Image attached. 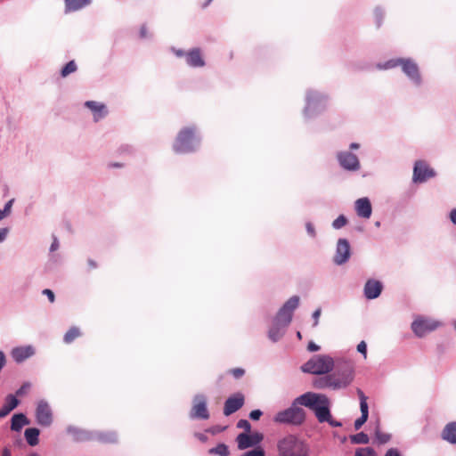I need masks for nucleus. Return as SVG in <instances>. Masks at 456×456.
I'll use <instances>...</instances> for the list:
<instances>
[{
	"instance_id": "a19ab883",
	"label": "nucleus",
	"mask_w": 456,
	"mask_h": 456,
	"mask_svg": "<svg viewBox=\"0 0 456 456\" xmlns=\"http://www.w3.org/2000/svg\"><path fill=\"white\" fill-rule=\"evenodd\" d=\"M305 230L310 238L314 239L316 237V231L313 223L306 222Z\"/></svg>"
},
{
	"instance_id": "680f3d73",
	"label": "nucleus",
	"mask_w": 456,
	"mask_h": 456,
	"mask_svg": "<svg viewBox=\"0 0 456 456\" xmlns=\"http://www.w3.org/2000/svg\"><path fill=\"white\" fill-rule=\"evenodd\" d=\"M360 148V144L357 142H351L349 144V150L350 151L358 150Z\"/></svg>"
},
{
	"instance_id": "e2e57ef3",
	"label": "nucleus",
	"mask_w": 456,
	"mask_h": 456,
	"mask_svg": "<svg viewBox=\"0 0 456 456\" xmlns=\"http://www.w3.org/2000/svg\"><path fill=\"white\" fill-rule=\"evenodd\" d=\"M2 456H11V450L7 447L4 448Z\"/></svg>"
},
{
	"instance_id": "dca6fc26",
	"label": "nucleus",
	"mask_w": 456,
	"mask_h": 456,
	"mask_svg": "<svg viewBox=\"0 0 456 456\" xmlns=\"http://www.w3.org/2000/svg\"><path fill=\"white\" fill-rule=\"evenodd\" d=\"M263 440V435L260 433H240L236 438L238 448L240 450H245L250 447L257 445Z\"/></svg>"
},
{
	"instance_id": "6ab92c4d",
	"label": "nucleus",
	"mask_w": 456,
	"mask_h": 456,
	"mask_svg": "<svg viewBox=\"0 0 456 456\" xmlns=\"http://www.w3.org/2000/svg\"><path fill=\"white\" fill-rule=\"evenodd\" d=\"M244 404V396L240 393H237L232 396H230L224 403V414L229 416L238 410H240Z\"/></svg>"
},
{
	"instance_id": "69168bd1",
	"label": "nucleus",
	"mask_w": 456,
	"mask_h": 456,
	"mask_svg": "<svg viewBox=\"0 0 456 456\" xmlns=\"http://www.w3.org/2000/svg\"><path fill=\"white\" fill-rule=\"evenodd\" d=\"M197 436L201 441H206V439H207L206 436L203 434H197Z\"/></svg>"
},
{
	"instance_id": "4468645a",
	"label": "nucleus",
	"mask_w": 456,
	"mask_h": 456,
	"mask_svg": "<svg viewBox=\"0 0 456 456\" xmlns=\"http://www.w3.org/2000/svg\"><path fill=\"white\" fill-rule=\"evenodd\" d=\"M36 419L38 425L49 427L53 423V411L45 400L38 401L36 408Z\"/></svg>"
},
{
	"instance_id": "39448f33",
	"label": "nucleus",
	"mask_w": 456,
	"mask_h": 456,
	"mask_svg": "<svg viewBox=\"0 0 456 456\" xmlns=\"http://www.w3.org/2000/svg\"><path fill=\"white\" fill-rule=\"evenodd\" d=\"M200 143V136L194 126L180 130L173 145L176 153H190L196 151Z\"/></svg>"
},
{
	"instance_id": "473e14b6",
	"label": "nucleus",
	"mask_w": 456,
	"mask_h": 456,
	"mask_svg": "<svg viewBox=\"0 0 456 456\" xmlns=\"http://www.w3.org/2000/svg\"><path fill=\"white\" fill-rule=\"evenodd\" d=\"M80 336V330L77 327L70 328L66 334L64 335L63 340L65 343L69 344L71 343L75 338H78Z\"/></svg>"
},
{
	"instance_id": "a211bd4d",
	"label": "nucleus",
	"mask_w": 456,
	"mask_h": 456,
	"mask_svg": "<svg viewBox=\"0 0 456 456\" xmlns=\"http://www.w3.org/2000/svg\"><path fill=\"white\" fill-rule=\"evenodd\" d=\"M36 354L35 347L31 345L16 346L12 349L11 356L17 363H21Z\"/></svg>"
},
{
	"instance_id": "ddd939ff",
	"label": "nucleus",
	"mask_w": 456,
	"mask_h": 456,
	"mask_svg": "<svg viewBox=\"0 0 456 456\" xmlns=\"http://www.w3.org/2000/svg\"><path fill=\"white\" fill-rule=\"evenodd\" d=\"M190 418L193 419H208L209 418L207 398L204 395L199 394L193 397Z\"/></svg>"
},
{
	"instance_id": "a18cd8bd",
	"label": "nucleus",
	"mask_w": 456,
	"mask_h": 456,
	"mask_svg": "<svg viewBox=\"0 0 456 456\" xmlns=\"http://www.w3.org/2000/svg\"><path fill=\"white\" fill-rule=\"evenodd\" d=\"M357 351L363 355L364 359H366V357H367V345H366V343L364 341H361L357 345Z\"/></svg>"
},
{
	"instance_id": "0eeeda50",
	"label": "nucleus",
	"mask_w": 456,
	"mask_h": 456,
	"mask_svg": "<svg viewBox=\"0 0 456 456\" xmlns=\"http://www.w3.org/2000/svg\"><path fill=\"white\" fill-rule=\"evenodd\" d=\"M299 406H301L300 403H297V398H295L290 407L280 411L274 415L273 421L281 425H302L305 420V411Z\"/></svg>"
},
{
	"instance_id": "774afa93",
	"label": "nucleus",
	"mask_w": 456,
	"mask_h": 456,
	"mask_svg": "<svg viewBox=\"0 0 456 456\" xmlns=\"http://www.w3.org/2000/svg\"><path fill=\"white\" fill-rule=\"evenodd\" d=\"M111 166L114 167H122V165L119 163H115V164H112Z\"/></svg>"
},
{
	"instance_id": "3c124183",
	"label": "nucleus",
	"mask_w": 456,
	"mask_h": 456,
	"mask_svg": "<svg viewBox=\"0 0 456 456\" xmlns=\"http://www.w3.org/2000/svg\"><path fill=\"white\" fill-rule=\"evenodd\" d=\"M43 294L48 297V299L51 303L54 302V299H55L54 293L51 289H44Z\"/></svg>"
},
{
	"instance_id": "a878e982",
	"label": "nucleus",
	"mask_w": 456,
	"mask_h": 456,
	"mask_svg": "<svg viewBox=\"0 0 456 456\" xmlns=\"http://www.w3.org/2000/svg\"><path fill=\"white\" fill-rule=\"evenodd\" d=\"M19 400L13 395L5 397L4 405L0 408V418H4L19 405Z\"/></svg>"
},
{
	"instance_id": "aec40b11",
	"label": "nucleus",
	"mask_w": 456,
	"mask_h": 456,
	"mask_svg": "<svg viewBox=\"0 0 456 456\" xmlns=\"http://www.w3.org/2000/svg\"><path fill=\"white\" fill-rule=\"evenodd\" d=\"M383 289V285L379 281L368 280L364 284L363 294L367 299H375L379 297Z\"/></svg>"
},
{
	"instance_id": "052dcab7",
	"label": "nucleus",
	"mask_w": 456,
	"mask_h": 456,
	"mask_svg": "<svg viewBox=\"0 0 456 456\" xmlns=\"http://www.w3.org/2000/svg\"><path fill=\"white\" fill-rule=\"evenodd\" d=\"M58 248H59V241H58L57 238H53V240L50 247V251L53 252V251L57 250Z\"/></svg>"
},
{
	"instance_id": "0e129e2a",
	"label": "nucleus",
	"mask_w": 456,
	"mask_h": 456,
	"mask_svg": "<svg viewBox=\"0 0 456 456\" xmlns=\"http://www.w3.org/2000/svg\"><path fill=\"white\" fill-rule=\"evenodd\" d=\"M88 265L91 268H95L96 267V263L92 260V259H88Z\"/></svg>"
},
{
	"instance_id": "58836bf2",
	"label": "nucleus",
	"mask_w": 456,
	"mask_h": 456,
	"mask_svg": "<svg viewBox=\"0 0 456 456\" xmlns=\"http://www.w3.org/2000/svg\"><path fill=\"white\" fill-rule=\"evenodd\" d=\"M354 456H377L376 452L370 447L358 448Z\"/></svg>"
},
{
	"instance_id": "9b49d317",
	"label": "nucleus",
	"mask_w": 456,
	"mask_h": 456,
	"mask_svg": "<svg viewBox=\"0 0 456 456\" xmlns=\"http://www.w3.org/2000/svg\"><path fill=\"white\" fill-rule=\"evenodd\" d=\"M336 159L339 167L348 172H357L361 168L359 158L350 151H338Z\"/></svg>"
},
{
	"instance_id": "bf43d9fd",
	"label": "nucleus",
	"mask_w": 456,
	"mask_h": 456,
	"mask_svg": "<svg viewBox=\"0 0 456 456\" xmlns=\"http://www.w3.org/2000/svg\"><path fill=\"white\" fill-rule=\"evenodd\" d=\"M307 349L310 352H316L320 349V346L316 345L314 342H310L307 346Z\"/></svg>"
},
{
	"instance_id": "423d86ee",
	"label": "nucleus",
	"mask_w": 456,
	"mask_h": 456,
	"mask_svg": "<svg viewBox=\"0 0 456 456\" xmlns=\"http://www.w3.org/2000/svg\"><path fill=\"white\" fill-rule=\"evenodd\" d=\"M279 456H309L308 445L294 435L281 439L277 444Z\"/></svg>"
},
{
	"instance_id": "8fccbe9b",
	"label": "nucleus",
	"mask_w": 456,
	"mask_h": 456,
	"mask_svg": "<svg viewBox=\"0 0 456 456\" xmlns=\"http://www.w3.org/2000/svg\"><path fill=\"white\" fill-rule=\"evenodd\" d=\"M448 218L451 221V223L456 227V208H452L449 212Z\"/></svg>"
},
{
	"instance_id": "c85d7f7f",
	"label": "nucleus",
	"mask_w": 456,
	"mask_h": 456,
	"mask_svg": "<svg viewBox=\"0 0 456 456\" xmlns=\"http://www.w3.org/2000/svg\"><path fill=\"white\" fill-rule=\"evenodd\" d=\"M40 431L37 428H27L24 432V436L27 441V443L30 446H36L38 444V436H39Z\"/></svg>"
},
{
	"instance_id": "c03bdc74",
	"label": "nucleus",
	"mask_w": 456,
	"mask_h": 456,
	"mask_svg": "<svg viewBox=\"0 0 456 456\" xmlns=\"http://www.w3.org/2000/svg\"><path fill=\"white\" fill-rule=\"evenodd\" d=\"M30 383L26 382L24 383L17 391L16 395L17 396H22L27 393V391L30 388Z\"/></svg>"
},
{
	"instance_id": "f03ea898",
	"label": "nucleus",
	"mask_w": 456,
	"mask_h": 456,
	"mask_svg": "<svg viewBox=\"0 0 456 456\" xmlns=\"http://www.w3.org/2000/svg\"><path fill=\"white\" fill-rule=\"evenodd\" d=\"M297 403L310 409L320 423L329 420L330 400L326 395L306 392L297 397Z\"/></svg>"
},
{
	"instance_id": "72a5a7b5",
	"label": "nucleus",
	"mask_w": 456,
	"mask_h": 456,
	"mask_svg": "<svg viewBox=\"0 0 456 456\" xmlns=\"http://www.w3.org/2000/svg\"><path fill=\"white\" fill-rule=\"evenodd\" d=\"M77 69L75 61H69L61 70V76L66 77Z\"/></svg>"
},
{
	"instance_id": "4c0bfd02",
	"label": "nucleus",
	"mask_w": 456,
	"mask_h": 456,
	"mask_svg": "<svg viewBox=\"0 0 456 456\" xmlns=\"http://www.w3.org/2000/svg\"><path fill=\"white\" fill-rule=\"evenodd\" d=\"M347 224V219L344 215L338 216L333 222L332 227L335 230H339L343 228Z\"/></svg>"
},
{
	"instance_id": "c756f323",
	"label": "nucleus",
	"mask_w": 456,
	"mask_h": 456,
	"mask_svg": "<svg viewBox=\"0 0 456 456\" xmlns=\"http://www.w3.org/2000/svg\"><path fill=\"white\" fill-rule=\"evenodd\" d=\"M357 395L359 396L360 400V411L362 415L369 416V406L367 403V396L364 395V393L358 388L357 389Z\"/></svg>"
},
{
	"instance_id": "37998d69",
	"label": "nucleus",
	"mask_w": 456,
	"mask_h": 456,
	"mask_svg": "<svg viewBox=\"0 0 456 456\" xmlns=\"http://www.w3.org/2000/svg\"><path fill=\"white\" fill-rule=\"evenodd\" d=\"M369 416L362 415L354 421V428L355 430H359L362 426L367 421Z\"/></svg>"
},
{
	"instance_id": "412c9836",
	"label": "nucleus",
	"mask_w": 456,
	"mask_h": 456,
	"mask_svg": "<svg viewBox=\"0 0 456 456\" xmlns=\"http://www.w3.org/2000/svg\"><path fill=\"white\" fill-rule=\"evenodd\" d=\"M354 208L359 217L369 219L372 214L370 200L367 197L360 198L354 202Z\"/></svg>"
},
{
	"instance_id": "5701e85b",
	"label": "nucleus",
	"mask_w": 456,
	"mask_h": 456,
	"mask_svg": "<svg viewBox=\"0 0 456 456\" xmlns=\"http://www.w3.org/2000/svg\"><path fill=\"white\" fill-rule=\"evenodd\" d=\"M288 326L289 325H283L282 322H278V320L273 318L272 325L268 330L269 339L273 343L278 342L285 335Z\"/></svg>"
},
{
	"instance_id": "bb28decb",
	"label": "nucleus",
	"mask_w": 456,
	"mask_h": 456,
	"mask_svg": "<svg viewBox=\"0 0 456 456\" xmlns=\"http://www.w3.org/2000/svg\"><path fill=\"white\" fill-rule=\"evenodd\" d=\"M442 438L450 444H456V421L450 422L444 427Z\"/></svg>"
},
{
	"instance_id": "603ef678",
	"label": "nucleus",
	"mask_w": 456,
	"mask_h": 456,
	"mask_svg": "<svg viewBox=\"0 0 456 456\" xmlns=\"http://www.w3.org/2000/svg\"><path fill=\"white\" fill-rule=\"evenodd\" d=\"M139 34H140V37L141 38H148L150 37V35L148 33V29H147V27L145 25H142L141 28H140V31H139Z\"/></svg>"
},
{
	"instance_id": "864d4df0",
	"label": "nucleus",
	"mask_w": 456,
	"mask_h": 456,
	"mask_svg": "<svg viewBox=\"0 0 456 456\" xmlns=\"http://www.w3.org/2000/svg\"><path fill=\"white\" fill-rule=\"evenodd\" d=\"M321 309L318 308L316 309L314 313H313V319H314V326H317L318 323H319V318H320V315H321Z\"/></svg>"
},
{
	"instance_id": "1a4fd4ad",
	"label": "nucleus",
	"mask_w": 456,
	"mask_h": 456,
	"mask_svg": "<svg viewBox=\"0 0 456 456\" xmlns=\"http://www.w3.org/2000/svg\"><path fill=\"white\" fill-rule=\"evenodd\" d=\"M442 325V322L424 315H417L411 322V328L414 335L423 338L428 333L436 330Z\"/></svg>"
},
{
	"instance_id": "338daca9",
	"label": "nucleus",
	"mask_w": 456,
	"mask_h": 456,
	"mask_svg": "<svg viewBox=\"0 0 456 456\" xmlns=\"http://www.w3.org/2000/svg\"><path fill=\"white\" fill-rule=\"evenodd\" d=\"M212 1H213V0H207V1L202 4V8H206V7H208V6L211 4V2H212Z\"/></svg>"
},
{
	"instance_id": "4d7b16f0",
	"label": "nucleus",
	"mask_w": 456,
	"mask_h": 456,
	"mask_svg": "<svg viewBox=\"0 0 456 456\" xmlns=\"http://www.w3.org/2000/svg\"><path fill=\"white\" fill-rule=\"evenodd\" d=\"M171 51L177 57H185L186 52H184V51H183L181 49L172 48Z\"/></svg>"
},
{
	"instance_id": "6e6d98bb",
	"label": "nucleus",
	"mask_w": 456,
	"mask_h": 456,
	"mask_svg": "<svg viewBox=\"0 0 456 456\" xmlns=\"http://www.w3.org/2000/svg\"><path fill=\"white\" fill-rule=\"evenodd\" d=\"M385 456H401V454L396 448H390L387 451Z\"/></svg>"
},
{
	"instance_id": "393cba45",
	"label": "nucleus",
	"mask_w": 456,
	"mask_h": 456,
	"mask_svg": "<svg viewBox=\"0 0 456 456\" xmlns=\"http://www.w3.org/2000/svg\"><path fill=\"white\" fill-rule=\"evenodd\" d=\"M92 0H64V12L70 13L82 10L90 5Z\"/></svg>"
},
{
	"instance_id": "de8ad7c7",
	"label": "nucleus",
	"mask_w": 456,
	"mask_h": 456,
	"mask_svg": "<svg viewBox=\"0 0 456 456\" xmlns=\"http://www.w3.org/2000/svg\"><path fill=\"white\" fill-rule=\"evenodd\" d=\"M231 373L235 379H240L244 375L245 370L241 368H235L231 370Z\"/></svg>"
},
{
	"instance_id": "f257e3e1",
	"label": "nucleus",
	"mask_w": 456,
	"mask_h": 456,
	"mask_svg": "<svg viewBox=\"0 0 456 456\" xmlns=\"http://www.w3.org/2000/svg\"><path fill=\"white\" fill-rule=\"evenodd\" d=\"M355 369L351 360L341 359L337 361V369L314 382L319 389L342 390L347 388L354 380Z\"/></svg>"
},
{
	"instance_id": "f704fd0d",
	"label": "nucleus",
	"mask_w": 456,
	"mask_h": 456,
	"mask_svg": "<svg viewBox=\"0 0 456 456\" xmlns=\"http://www.w3.org/2000/svg\"><path fill=\"white\" fill-rule=\"evenodd\" d=\"M96 437L100 441L106 443H113L117 441V435L113 432L99 433Z\"/></svg>"
},
{
	"instance_id": "c9c22d12",
	"label": "nucleus",
	"mask_w": 456,
	"mask_h": 456,
	"mask_svg": "<svg viewBox=\"0 0 456 456\" xmlns=\"http://www.w3.org/2000/svg\"><path fill=\"white\" fill-rule=\"evenodd\" d=\"M13 202L14 199H11L5 203L4 208L0 209V220L4 219L11 214Z\"/></svg>"
},
{
	"instance_id": "7ed1b4c3",
	"label": "nucleus",
	"mask_w": 456,
	"mask_h": 456,
	"mask_svg": "<svg viewBox=\"0 0 456 456\" xmlns=\"http://www.w3.org/2000/svg\"><path fill=\"white\" fill-rule=\"evenodd\" d=\"M330 104V96L328 94L309 88L305 94V106L303 116L305 119H312L325 112Z\"/></svg>"
},
{
	"instance_id": "e433bc0d",
	"label": "nucleus",
	"mask_w": 456,
	"mask_h": 456,
	"mask_svg": "<svg viewBox=\"0 0 456 456\" xmlns=\"http://www.w3.org/2000/svg\"><path fill=\"white\" fill-rule=\"evenodd\" d=\"M375 436H376V439L379 442V444H381L389 442V440L391 439V435L384 433L381 430H379V428H377L375 431Z\"/></svg>"
},
{
	"instance_id": "b1692460",
	"label": "nucleus",
	"mask_w": 456,
	"mask_h": 456,
	"mask_svg": "<svg viewBox=\"0 0 456 456\" xmlns=\"http://www.w3.org/2000/svg\"><path fill=\"white\" fill-rule=\"evenodd\" d=\"M185 61L187 65L191 68H201L205 65L204 58L199 48H193L186 52Z\"/></svg>"
},
{
	"instance_id": "79ce46f5",
	"label": "nucleus",
	"mask_w": 456,
	"mask_h": 456,
	"mask_svg": "<svg viewBox=\"0 0 456 456\" xmlns=\"http://www.w3.org/2000/svg\"><path fill=\"white\" fill-rule=\"evenodd\" d=\"M374 15L376 18L377 26L379 27L381 25L382 18L384 16V12L381 8L378 7L374 10Z\"/></svg>"
},
{
	"instance_id": "cd10ccee",
	"label": "nucleus",
	"mask_w": 456,
	"mask_h": 456,
	"mask_svg": "<svg viewBox=\"0 0 456 456\" xmlns=\"http://www.w3.org/2000/svg\"><path fill=\"white\" fill-rule=\"evenodd\" d=\"M29 420L23 413H17L12 417L11 429L19 432L25 425H28Z\"/></svg>"
},
{
	"instance_id": "6e6552de",
	"label": "nucleus",
	"mask_w": 456,
	"mask_h": 456,
	"mask_svg": "<svg viewBox=\"0 0 456 456\" xmlns=\"http://www.w3.org/2000/svg\"><path fill=\"white\" fill-rule=\"evenodd\" d=\"M334 366L335 361L330 355L316 354L301 366V370L314 375H328Z\"/></svg>"
},
{
	"instance_id": "13d9d810",
	"label": "nucleus",
	"mask_w": 456,
	"mask_h": 456,
	"mask_svg": "<svg viewBox=\"0 0 456 456\" xmlns=\"http://www.w3.org/2000/svg\"><path fill=\"white\" fill-rule=\"evenodd\" d=\"M324 422H328L331 427H340L341 426V423L339 421L332 419L330 412L329 420H325Z\"/></svg>"
},
{
	"instance_id": "09e8293b",
	"label": "nucleus",
	"mask_w": 456,
	"mask_h": 456,
	"mask_svg": "<svg viewBox=\"0 0 456 456\" xmlns=\"http://www.w3.org/2000/svg\"><path fill=\"white\" fill-rule=\"evenodd\" d=\"M262 414L263 412L260 410H254L249 413V417L253 420H258Z\"/></svg>"
},
{
	"instance_id": "7c9ffc66",
	"label": "nucleus",
	"mask_w": 456,
	"mask_h": 456,
	"mask_svg": "<svg viewBox=\"0 0 456 456\" xmlns=\"http://www.w3.org/2000/svg\"><path fill=\"white\" fill-rule=\"evenodd\" d=\"M208 453L218 456H228L230 454V451L226 444H218L216 447L209 449Z\"/></svg>"
},
{
	"instance_id": "2f4dec72",
	"label": "nucleus",
	"mask_w": 456,
	"mask_h": 456,
	"mask_svg": "<svg viewBox=\"0 0 456 456\" xmlns=\"http://www.w3.org/2000/svg\"><path fill=\"white\" fill-rule=\"evenodd\" d=\"M350 440L355 444H367L370 441L368 435L363 432L351 436Z\"/></svg>"
},
{
	"instance_id": "2eb2a0df",
	"label": "nucleus",
	"mask_w": 456,
	"mask_h": 456,
	"mask_svg": "<svg viewBox=\"0 0 456 456\" xmlns=\"http://www.w3.org/2000/svg\"><path fill=\"white\" fill-rule=\"evenodd\" d=\"M351 256V247L346 239L340 238L337 241L336 251L333 256V262L337 265L346 264Z\"/></svg>"
},
{
	"instance_id": "5fc2aeb1",
	"label": "nucleus",
	"mask_w": 456,
	"mask_h": 456,
	"mask_svg": "<svg viewBox=\"0 0 456 456\" xmlns=\"http://www.w3.org/2000/svg\"><path fill=\"white\" fill-rule=\"evenodd\" d=\"M9 229L8 228H1L0 229V243L4 242L8 235Z\"/></svg>"
},
{
	"instance_id": "f8f14e48",
	"label": "nucleus",
	"mask_w": 456,
	"mask_h": 456,
	"mask_svg": "<svg viewBox=\"0 0 456 456\" xmlns=\"http://www.w3.org/2000/svg\"><path fill=\"white\" fill-rule=\"evenodd\" d=\"M436 171L424 160H417L413 167L412 182L423 183L436 176Z\"/></svg>"
},
{
	"instance_id": "9d476101",
	"label": "nucleus",
	"mask_w": 456,
	"mask_h": 456,
	"mask_svg": "<svg viewBox=\"0 0 456 456\" xmlns=\"http://www.w3.org/2000/svg\"><path fill=\"white\" fill-rule=\"evenodd\" d=\"M300 298L298 296H292L289 297L279 309L274 319L283 323V325H289L292 321L293 313L299 305Z\"/></svg>"
},
{
	"instance_id": "f3484780",
	"label": "nucleus",
	"mask_w": 456,
	"mask_h": 456,
	"mask_svg": "<svg viewBox=\"0 0 456 456\" xmlns=\"http://www.w3.org/2000/svg\"><path fill=\"white\" fill-rule=\"evenodd\" d=\"M84 107L90 110L94 122L103 119L109 113L106 104L97 101H86Z\"/></svg>"
},
{
	"instance_id": "49530a36",
	"label": "nucleus",
	"mask_w": 456,
	"mask_h": 456,
	"mask_svg": "<svg viewBox=\"0 0 456 456\" xmlns=\"http://www.w3.org/2000/svg\"><path fill=\"white\" fill-rule=\"evenodd\" d=\"M237 427L245 429L247 432L250 430V423L247 419H240L237 423Z\"/></svg>"
},
{
	"instance_id": "20e7f679",
	"label": "nucleus",
	"mask_w": 456,
	"mask_h": 456,
	"mask_svg": "<svg viewBox=\"0 0 456 456\" xmlns=\"http://www.w3.org/2000/svg\"><path fill=\"white\" fill-rule=\"evenodd\" d=\"M401 67L403 73L415 87H420L423 84V78L418 63L411 58H395L388 60L384 63H379V69H390L395 67Z\"/></svg>"
},
{
	"instance_id": "ea45409f",
	"label": "nucleus",
	"mask_w": 456,
	"mask_h": 456,
	"mask_svg": "<svg viewBox=\"0 0 456 456\" xmlns=\"http://www.w3.org/2000/svg\"><path fill=\"white\" fill-rule=\"evenodd\" d=\"M240 456H265V451L262 448H256L251 451L246 452Z\"/></svg>"
},
{
	"instance_id": "4be33fe9",
	"label": "nucleus",
	"mask_w": 456,
	"mask_h": 456,
	"mask_svg": "<svg viewBox=\"0 0 456 456\" xmlns=\"http://www.w3.org/2000/svg\"><path fill=\"white\" fill-rule=\"evenodd\" d=\"M66 432L68 435L72 436V439L75 442H85L94 438L92 432L72 425L67 427Z\"/></svg>"
}]
</instances>
